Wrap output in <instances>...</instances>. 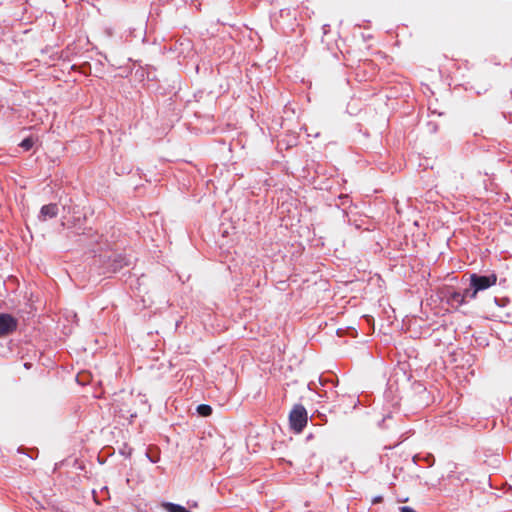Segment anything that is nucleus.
<instances>
[{"label":"nucleus","mask_w":512,"mask_h":512,"mask_svg":"<svg viewBox=\"0 0 512 512\" xmlns=\"http://www.w3.org/2000/svg\"><path fill=\"white\" fill-rule=\"evenodd\" d=\"M17 328V320L10 314H0V337L7 336Z\"/></svg>","instance_id":"obj_3"},{"label":"nucleus","mask_w":512,"mask_h":512,"mask_svg":"<svg viewBox=\"0 0 512 512\" xmlns=\"http://www.w3.org/2000/svg\"><path fill=\"white\" fill-rule=\"evenodd\" d=\"M24 366H25V368L29 369L31 367V364L30 363H25Z\"/></svg>","instance_id":"obj_12"},{"label":"nucleus","mask_w":512,"mask_h":512,"mask_svg":"<svg viewBox=\"0 0 512 512\" xmlns=\"http://www.w3.org/2000/svg\"><path fill=\"white\" fill-rule=\"evenodd\" d=\"M191 507H197V503H192Z\"/></svg>","instance_id":"obj_13"},{"label":"nucleus","mask_w":512,"mask_h":512,"mask_svg":"<svg viewBox=\"0 0 512 512\" xmlns=\"http://www.w3.org/2000/svg\"><path fill=\"white\" fill-rule=\"evenodd\" d=\"M399 510H400V512H416L413 508L408 507V506L400 507Z\"/></svg>","instance_id":"obj_10"},{"label":"nucleus","mask_w":512,"mask_h":512,"mask_svg":"<svg viewBox=\"0 0 512 512\" xmlns=\"http://www.w3.org/2000/svg\"><path fill=\"white\" fill-rule=\"evenodd\" d=\"M289 422L291 428L296 432H302L307 425V412L303 405H295L290 412Z\"/></svg>","instance_id":"obj_2"},{"label":"nucleus","mask_w":512,"mask_h":512,"mask_svg":"<svg viewBox=\"0 0 512 512\" xmlns=\"http://www.w3.org/2000/svg\"><path fill=\"white\" fill-rule=\"evenodd\" d=\"M447 302L452 307L458 308L465 303V296H461L460 292H452L447 297Z\"/></svg>","instance_id":"obj_5"},{"label":"nucleus","mask_w":512,"mask_h":512,"mask_svg":"<svg viewBox=\"0 0 512 512\" xmlns=\"http://www.w3.org/2000/svg\"><path fill=\"white\" fill-rule=\"evenodd\" d=\"M162 507L167 512H191V511L187 510L184 506H181L179 504H174V503H171V502H164V503H162Z\"/></svg>","instance_id":"obj_6"},{"label":"nucleus","mask_w":512,"mask_h":512,"mask_svg":"<svg viewBox=\"0 0 512 512\" xmlns=\"http://www.w3.org/2000/svg\"><path fill=\"white\" fill-rule=\"evenodd\" d=\"M497 283V275L492 273L487 276L473 273L470 275V285L473 288L472 296H477L478 292L484 291Z\"/></svg>","instance_id":"obj_1"},{"label":"nucleus","mask_w":512,"mask_h":512,"mask_svg":"<svg viewBox=\"0 0 512 512\" xmlns=\"http://www.w3.org/2000/svg\"><path fill=\"white\" fill-rule=\"evenodd\" d=\"M197 412L203 417H208L212 414V408L207 404H201L197 407Z\"/></svg>","instance_id":"obj_7"},{"label":"nucleus","mask_w":512,"mask_h":512,"mask_svg":"<svg viewBox=\"0 0 512 512\" xmlns=\"http://www.w3.org/2000/svg\"><path fill=\"white\" fill-rule=\"evenodd\" d=\"M383 498L381 496L375 497L373 500V503H379L382 502Z\"/></svg>","instance_id":"obj_11"},{"label":"nucleus","mask_w":512,"mask_h":512,"mask_svg":"<svg viewBox=\"0 0 512 512\" xmlns=\"http://www.w3.org/2000/svg\"><path fill=\"white\" fill-rule=\"evenodd\" d=\"M59 213L58 205L55 203H50L47 205L42 206L40 213H39V220L40 221H47L48 219H52L57 217Z\"/></svg>","instance_id":"obj_4"},{"label":"nucleus","mask_w":512,"mask_h":512,"mask_svg":"<svg viewBox=\"0 0 512 512\" xmlns=\"http://www.w3.org/2000/svg\"><path fill=\"white\" fill-rule=\"evenodd\" d=\"M33 145L34 142L31 138H26L20 143V146L24 148L26 151L30 150L33 147Z\"/></svg>","instance_id":"obj_8"},{"label":"nucleus","mask_w":512,"mask_h":512,"mask_svg":"<svg viewBox=\"0 0 512 512\" xmlns=\"http://www.w3.org/2000/svg\"><path fill=\"white\" fill-rule=\"evenodd\" d=\"M473 293V288L470 286V288H467L464 290L463 293H461V296H465V300L466 299H475L477 296H472L471 294Z\"/></svg>","instance_id":"obj_9"}]
</instances>
